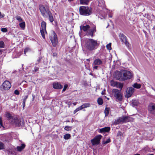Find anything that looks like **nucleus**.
<instances>
[{
    "instance_id": "obj_40",
    "label": "nucleus",
    "mask_w": 155,
    "mask_h": 155,
    "mask_svg": "<svg viewBox=\"0 0 155 155\" xmlns=\"http://www.w3.org/2000/svg\"><path fill=\"white\" fill-rule=\"evenodd\" d=\"M110 138H109L107 139V140L106 141H102V144H106L108 143H110Z\"/></svg>"
},
{
    "instance_id": "obj_55",
    "label": "nucleus",
    "mask_w": 155,
    "mask_h": 155,
    "mask_svg": "<svg viewBox=\"0 0 155 155\" xmlns=\"http://www.w3.org/2000/svg\"><path fill=\"white\" fill-rule=\"evenodd\" d=\"M79 34L80 35H81V31H79Z\"/></svg>"
},
{
    "instance_id": "obj_41",
    "label": "nucleus",
    "mask_w": 155,
    "mask_h": 155,
    "mask_svg": "<svg viewBox=\"0 0 155 155\" xmlns=\"http://www.w3.org/2000/svg\"><path fill=\"white\" fill-rule=\"evenodd\" d=\"M71 127L66 126L64 128V129L66 130L69 131L71 130Z\"/></svg>"
},
{
    "instance_id": "obj_7",
    "label": "nucleus",
    "mask_w": 155,
    "mask_h": 155,
    "mask_svg": "<svg viewBox=\"0 0 155 155\" xmlns=\"http://www.w3.org/2000/svg\"><path fill=\"white\" fill-rule=\"evenodd\" d=\"M11 87L10 82L8 81H5L0 86V89L1 91L8 90Z\"/></svg>"
},
{
    "instance_id": "obj_33",
    "label": "nucleus",
    "mask_w": 155,
    "mask_h": 155,
    "mask_svg": "<svg viewBox=\"0 0 155 155\" xmlns=\"http://www.w3.org/2000/svg\"><path fill=\"white\" fill-rule=\"evenodd\" d=\"M80 3L81 4H87L89 0H80Z\"/></svg>"
},
{
    "instance_id": "obj_15",
    "label": "nucleus",
    "mask_w": 155,
    "mask_h": 155,
    "mask_svg": "<svg viewBox=\"0 0 155 155\" xmlns=\"http://www.w3.org/2000/svg\"><path fill=\"white\" fill-rule=\"evenodd\" d=\"M96 27L95 26H94V27L91 29L89 30L87 32V35H89L91 37H93L94 36V33L96 32Z\"/></svg>"
},
{
    "instance_id": "obj_4",
    "label": "nucleus",
    "mask_w": 155,
    "mask_h": 155,
    "mask_svg": "<svg viewBox=\"0 0 155 155\" xmlns=\"http://www.w3.org/2000/svg\"><path fill=\"white\" fill-rule=\"evenodd\" d=\"M11 124L16 127H23L24 126L25 122L23 120L15 117Z\"/></svg>"
},
{
    "instance_id": "obj_17",
    "label": "nucleus",
    "mask_w": 155,
    "mask_h": 155,
    "mask_svg": "<svg viewBox=\"0 0 155 155\" xmlns=\"http://www.w3.org/2000/svg\"><path fill=\"white\" fill-rule=\"evenodd\" d=\"M110 84L111 86L113 87L119 86L121 89L123 87V85L120 83H118L117 82L114 81L113 80H111L110 81Z\"/></svg>"
},
{
    "instance_id": "obj_59",
    "label": "nucleus",
    "mask_w": 155,
    "mask_h": 155,
    "mask_svg": "<svg viewBox=\"0 0 155 155\" xmlns=\"http://www.w3.org/2000/svg\"><path fill=\"white\" fill-rule=\"evenodd\" d=\"M87 61H90L89 59H87Z\"/></svg>"
},
{
    "instance_id": "obj_20",
    "label": "nucleus",
    "mask_w": 155,
    "mask_h": 155,
    "mask_svg": "<svg viewBox=\"0 0 155 155\" xmlns=\"http://www.w3.org/2000/svg\"><path fill=\"white\" fill-rule=\"evenodd\" d=\"M90 28V26L88 25H86L85 26L81 25L80 26V28L81 30H83L84 31H86L89 29Z\"/></svg>"
},
{
    "instance_id": "obj_1",
    "label": "nucleus",
    "mask_w": 155,
    "mask_h": 155,
    "mask_svg": "<svg viewBox=\"0 0 155 155\" xmlns=\"http://www.w3.org/2000/svg\"><path fill=\"white\" fill-rule=\"evenodd\" d=\"M116 78L117 79L124 81L130 79L132 75L131 72L126 70H123L120 71H117L116 73Z\"/></svg>"
},
{
    "instance_id": "obj_57",
    "label": "nucleus",
    "mask_w": 155,
    "mask_h": 155,
    "mask_svg": "<svg viewBox=\"0 0 155 155\" xmlns=\"http://www.w3.org/2000/svg\"><path fill=\"white\" fill-rule=\"evenodd\" d=\"M2 51V50L0 49V53H1Z\"/></svg>"
},
{
    "instance_id": "obj_23",
    "label": "nucleus",
    "mask_w": 155,
    "mask_h": 155,
    "mask_svg": "<svg viewBox=\"0 0 155 155\" xmlns=\"http://www.w3.org/2000/svg\"><path fill=\"white\" fill-rule=\"evenodd\" d=\"M46 23L44 21H42L41 22V29H43L45 30V31L46 33Z\"/></svg>"
},
{
    "instance_id": "obj_64",
    "label": "nucleus",
    "mask_w": 155,
    "mask_h": 155,
    "mask_svg": "<svg viewBox=\"0 0 155 155\" xmlns=\"http://www.w3.org/2000/svg\"><path fill=\"white\" fill-rule=\"evenodd\" d=\"M152 29H154V26L153 28H152Z\"/></svg>"
},
{
    "instance_id": "obj_46",
    "label": "nucleus",
    "mask_w": 155,
    "mask_h": 155,
    "mask_svg": "<svg viewBox=\"0 0 155 155\" xmlns=\"http://www.w3.org/2000/svg\"><path fill=\"white\" fill-rule=\"evenodd\" d=\"M68 87V85L67 84H65L64 85L63 89V90H62V92L66 90V89Z\"/></svg>"
},
{
    "instance_id": "obj_27",
    "label": "nucleus",
    "mask_w": 155,
    "mask_h": 155,
    "mask_svg": "<svg viewBox=\"0 0 155 155\" xmlns=\"http://www.w3.org/2000/svg\"><path fill=\"white\" fill-rule=\"evenodd\" d=\"M82 109L89 107L91 106V104L89 103H85L81 105Z\"/></svg>"
},
{
    "instance_id": "obj_51",
    "label": "nucleus",
    "mask_w": 155,
    "mask_h": 155,
    "mask_svg": "<svg viewBox=\"0 0 155 155\" xmlns=\"http://www.w3.org/2000/svg\"><path fill=\"white\" fill-rule=\"evenodd\" d=\"M41 58H42V57H39L38 59L37 60V61L38 63H39L40 62Z\"/></svg>"
},
{
    "instance_id": "obj_49",
    "label": "nucleus",
    "mask_w": 155,
    "mask_h": 155,
    "mask_svg": "<svg viewBox=\"0 0 155 155\" xmlns=\"http://www.w3.org/2000/svg\"><path fill=\"white\" fill-rule=\"evenodd\" d=\"M28 97V95H26L25 96L24 98H23V101H25L26 102V99H27Z\"/></svg>"
},
{
    "instance_id": "obj_42",
    "label": "nucleus",
    "mask_w": 155,
    "mask_h": 155,
    "mask_svg": "<svg viewBox=\"0 0 155 155\" xmlns=\"http://www.w3.org/2000/svg\"><path fill=\"white\" fill-rule=\"evenodd\" d=\"M16 19L19 22H21L22 21V19L21 17L19 16H17L15 17Z\"/></svg>"
},
{
    "instance_id": "obj_5",
    "label": "nucleus",
    "mask_w": 155,
    "mask_h": 155,
    "mask_svg": "<svg viewBox=\"0 0 155 155\" xmlns=\"http://www.w3.org/2000/svg\"><path fill=\"white\" fill-rule=\"evenodd\" d=\"M129 121V117L127 116H123L119 117L117 119H115L113 123L114 125H117L120 124L126 123Z\"/></svg>"
},
{
    "instance_id": "obj_28",
    "label": "nucleus",
    "mask_w": 155,
    "mask_h": 155,
    "mask_svg": "<svg viewBox=\"0 0 155 155\" xmlns=\"http://www.w3.org/2000/svg\"><path fill=\"white\" fill-rule=\"evenodd\" d=\"M28 67H34V68H38L37 66V63H32L29 64L28 66Z\"/></svg>"
},
{
    "instance_id": "obj_48",
    "label": "nucleus",
    "mask_w": 155,
    "mask_h": 155,
    "mask_svg": "<svg viewBox=\"0 0 155 155\" xmlns=\"http://www.w3.org/2000/svg\"><path fill=\"white\" fill-rule=\"evenodd\" d=\"M29 48H25L24 51V54H25L27 52L29 51Z\"/></svg>"
},
{
    "instance_id": "obj_3",
    "label": "nucleus",
    "mask_w": 155,
    "mask_h": 155,
    "mask_svg": "<svg viewBox=\"0 0 155 155\" xmlns=\"http://www.w3.org/2000/svg\"><path fill=\"white\" fill-rule=\"evenodd\" d=\"M79 11L80 15L84 16H89L92 13L91 8L88 6H80Z\"/></svg>"
},
{
    "instance_id": "obj_45",
    "label": "nucleus",
    "mask_w": 155,
    "mask_h": 155,
    "mask_svg": "<svg viewBox=\"0 0 155 155\" xmlns=\"http://www.w3.org/2000/svg\"><path fill=\"white\" fill-rule=\"evenodd\" d=\"M0 125L3 128H4V127L2 124V117H0Z\"/></svg>"
},
{
    "instance_id": "obj_53",
    "label": "nucleus",
    "mask_w": 155,
    "mask_h": 155,
    "mask_svg": "<svg viewBox=\"0 0 155 155\" xmlns=\"http://www.w3.org/2000/svg\"><path fill=\"white\" fill-rule=\"evenodd\" d=\"M56 55H57V54L56 53H53V56H54V57L56 56Z\"/></svg>"
},
{
    "instance_id": "obj_30",
    "label": "nucleus",
    "mask_w": 155,
    "mask_h": 155,
    "mask_svg": "<svg viewBox=\"0 0 155 155\" xmlns=\"http://www.w3.org/2000/svg\"><path fill=\"white\" fill-rule=\"evenodd\" d=\"M20 27L23 29H24L25 27V21H22L19 24Z\"/></svg>"
},
{
    "instance_id": "obj_63",
    "label": "nucleus",
    "mask_w": 155,
    "mask_h": 155,
    "mask_svg": "<svg viewBox=\"0 0 155 155\" xmlns=\"http://www.w3.org/2000/svg\"><path fill=\"white\" fill-rule=\"evenodd\" d=\"M34 97L33 96V100H34Z\"/></svg>"
},
{
    "instance_id": "obj_35",
    "label": "nucleus",
    "mask_w": 155,
    "mask_h": 155,
    "mask_svg": "<svg viewBox=\"0 0 155 155\" xmlns=\"http://www.w3.org/2000/svg\"><path fill=\"white\" fill-rule=\"evenodd\" d=\"M83 109L81 106L77 108L74 111V114H75L79 110H82Z\"/></svg>"
},
{
    "instance_id": "obj_13",
    "label": "nucleus",
    "mask_w": 155,
    "mask_h": 155,
    "mask_svg": "<svg viewBox=\"0 0 155 155\" xmlns=\"http://www.w3.org/2000/svg\"><path fill=\"white\" fill-rule=\"evenodd\" d=\"M102 61L99 58H97L95 59L93 64V65L95 66L93 67V68H97V65H101L102 64Z\"/></svg>"
},
{
    "instance_id": "obj_54",
    "label": "nucleus",
    "mask_w": 155,
    "mask_h": 155,
    "mask_svg": "<svg viewBox=\"0 0 155 155\" xmlns=\"http://www.w3.org/2000/svg\"><path fill=\"white\" fill-rule=\"evenodd\" d=\"M38 68H34L35 71H38Z\"/></svg>"
},
{
    "instance_id": "obj_11",
    "label": "nucleus",
    "mask_w": 155,
    "mask_h": 155,
    "mask_svg": "<svg viewBox=\"0 0 155 155\" xmlns=\"http://www.w3.org/2000/svg\"><path fill=\"white\" fill-rule=\"evenodd\" d=\"M135 89L132 87H129L127 89L126 93V96L127 97H129L131 96L134 93Z\"/></svg>"
},
{
    "instance_id": "obj_31",
    "label": "nucleus",
    "mask_w": 155,
    "mask_h": 155,
    "mask_svg": "<svg viewBox=\"0 0 155 155\" xmlns=\"http://www.w3.org/2000/svg\"><path fill=\"white\" fill-rule=\"evenodd\" d=\"M132 104L133 106H136L138 105L139 102L137 100H132Z\"/></svg>"
},
{
    "instance_id": "obj_61",
    "label": "nucleus",
    "mask_w": 155,
    "mask_h": 155,
    "mask_svg": "<svg viewBox=\"0 0 155 155\" xmlns=\"http://www.w3.org/2000/svg\"><path fill=\"white\" fill-rule=\"evenodd\" d=\"M110 22L112 23V21L111 20H110Z\"/></svg>"
},
{
    "instance_id": "obj_62",
    "label": "nucleus",
    "mask_w": 155,
    "mask_h": 155,
    "mask_svg": "<svg viewBox=\"0 0 155 155\" xmlns=\"http://www.w3.org/2000/svg\"><path fill=\"white\" fill-rule=\"evenodd\" d=\"M140 155L139 154H136L135 155Z\"/></svg>"
},
{
    "instance_id": "obj_18",
    "label": "nucleus",
    "mask_w": 155,
    "mask_h": 155,
    "mask_svg": "<svg viewBox=\"0 0 155 155\" xmlns=\"http://www.w3.org/2000/svg\"><path fill=\"white\" fill-rule=\"evenodd\" d=\"M110 127H106L99 129L98 132L100 133L103 132H108L110 130Z\"/></svg>"
},
{
    "instance_id": "obj_34",
    "label": "nucleus",
    "mask_w": 155,
    "mask_h": 155,
    "mask_svg": "<svg viewBox=\"0 0 155 155\" xmlns=\"http://www.w3.org/2000/svg\"><path fill=\"white\" fill-rule=\"evenodd\" d=\"M71 137V135L69 134H66L64 135V138L65 140L69 139Z\"/></svg>"
},
{
    "instance_id": "obj_43",
    "label": "nucleus",
    "mask_w": 155,
    "mask_h": 155,
    "mask_svg": "<svg viewBox=\"0 0 155 155\" xmlns=\"http://www.w3.org/2000/svg\"><path fill=\"white\" fill-rule=\"evenodd\" d=\"M1 31L3 32H6L8 30L6 28H1Z\"/></svg>"
},
{
    "instance_id": "obj_38",
    "label": "nucleus",
    "mask_w": 155,
    "mask_h": 155,
    "mask_svg": "<svg viewBox=\"0 0 155 155\" xmlns=\"http://www.w3.org/2000/svg\"><path fill=\"white\" fill-rule=\"evenodd\" d=\"M111 43H109L108 44H107L106 45V48L107 49L109 50H111Z\"/></svg>"
},
{
    "instance_id": "obj_39",
    "label": "nucleus",
    "mask_w": 155,
    "mask_h": 155,
    "mask_svg": "<svg viewBox=\"0 0 155 155\" xmlns=\"http://www.w3.org/2000/svg\"><path fill=\"white\" fill-rule=\"evenodd\" d=\"M5 47L4 42L2 41H0V48H3Z\"/></svg>"
},
{
    "instance_id": "obj_25",
    "label": "nucleus",
    "mask_w": 155,
    "mask_h": 155,
    "mask_svg": "<svg viewBox=\"0 0 155 155\" xmlns=\"http://www.w3.org/2000/svg\"><path fill=\"white\" fill-rule=\"evenodd\" d=\"M25 147V145L24 144H22L21 146H18L17 147V150L19 151H21Z\"/></svg>"
},
{
    "instance_id": "obj_14",
    "label": "nucleus",
    "mask_w": 155,
    "mask_h": 155,
    "mask_svg": "<svg viewBox=\"0 0 155 155\" xmlns=\"http://www.w3.org/2000/svg\"><path fill=\"white\" fill-rule=\"evenodd\" d=\"M5 115L7 120L10 123H11L12 121L13 120L14 117H15L12 116L10 113L8 112H7L5 113Z\"/></svg>"
},
{
    "instance_id": "obj_44",
    "label": "nucleus",
    "mask_w": 155,
    "mask_h": 155,
    "mask_svg": "<svg viewBox=\"0 0 155 155\" xmlns=\"http://www.w3.org/2000/svg\"><path fill=\"white\" fill-rule=\"evenodd\" d=\"M117 136L123 137L124 136V134L120 131H118L117 134Z\"/></svg>"
},
{
    "instance_id": "obj_12",
    "label": "nucleus",
    "mask_w": 155,
    "mask_h": 155,
    "mask_svg": "<svg viewBox=\"0 0 155 155\" xmlns=\"http://www.w3.org/2000/svg\"><path fill=\"white\" fill-rule=\"evenodd\" d=\"M149 112L151 114L155 115V104H151L148 107Z\"/></svg>"
},
{
    "instance_id": "obj_8",
    "label": "nucleus",
    "mask_w": 155,
    "mask_h": 155,
    "mask_svg": "<svg viewBox=\"0 0 155 155\" xmlns=\"http://www.w3.org/2000/svg\"><path fill=\"white\" fill-rule=\"evenodd\" d=\"M50 40L54 47L56 46L58 43V38L56 33L53 31L52 35L50 37Z\"/></svg>"
},
{
    "instance_id": "obj_56",
    "label": "nucleus",
    "mask_w": 155,
    "mask_h": 155,
    "mask_svg": "<svg viewBox=\"0 0 155 155\" xmlns=\"http://www.w3.org/2000/svg\"><path fill=\"white\" fill-rule=\"evenodd\" d=\"M109 17L110 18H112V15H109Z\"/></svg>"
},
{
    "instance_id": "obj_2",
    "label": "nucleus",
    "mask_w": 155,
    "mask_h": 155,
    "mask_svg": "<svg viewBox=\"0 0 155 155\" xmlns=\"http://www.w3.org/2000/svg\"><path fill=\"white\" fill-rule=\"evenodd\" d=\"M99 45V44L97 40L91 38L87 39L85 44L86 48L89 51H92L96 49Z\"/></svg>"
},
{
    "instance_id": "obj_6",
    "label": "nucleus",
    "mask_w": 155,
    "mask_h": 155,
    "mask_svg": "<svg viewBox=\"0 0 155 155\" xmlns=\"http://www.w3.org/2000/svg\"><path fill=\"white\" fill-rule=\"evenodd\" d=\"M39 9L42 16L44 18H47L48 12H50L49 9L46 8L44 5L41 4L39 6Z\"/></svg>"
},
{
    "instance_id": "obj_21",
    "label": "nucleus",
    "mask_w": 155,
    "mask_h": 155,
    "mask_svg": "<svg viewBox=\"0 0 155 155\" xmlns=\"http://www.w3.org/2000/svg\"><path fill=\"white\" fill-rule=\"evenodd\" d=\"M47 17H48L49 20L51 23L54 21V19L53 15L51 12H48L47 14Z\"/></svg>"
},
{
    "instance_id": "obj_16",
    "label": "nucleus",
    "mask_w": 155,
    "mask_h": 155,
    "mask_svg": "<svg viewBox=\"0 0 155 155\" xmlns=\"http://www.w3.org/2000/svg\"><path fill=\"white\" fill-rule=\"evenodd\" d=\"M96 3L98 6L102 8H104L105 6V3L103 0H96Z\"/></svg>"
},
{
    "instance_id": "obj_47",
    "label": "nucleus",
    "mask_w": 155,
    "mask_h": 155,
    "mask_svg": "<svg viewBox=\"0 0 155 155\" xmlns=\"http://www.w3.org/2000/svg\"><path fill=\"white\" fill-rule=\"evenodd\" d=\"M14 93L15 94L17 95H18L19 94V91L17 90H16L15 91Z\"/></svg>"
},
{
    "instance_id": "obj_37",
    "label": "nucleus",
    "mask_w": 155,
    "mask_h": 155,
    "mask_svg": "<svg viewBox=\"0 0 155 155\" xmlns=\"http://www.w3.org/2000/svg\"><path fill=\"white\" fill-rule=\"evenodd\" d=\"M5 148V146L4 144L0 141V150H3Z\"/></svg>"
},
{
    "instance_id": "obj_19",
    "label": "nucleus",
    "mask_w": 155,
    "mask_h": 155,
    "mask_svg": "<svg viewBox=\"0 0 155 155\" xmlns=\"http://www.w3.org/2000/svg\"><path fill=\"white\" fill-rule=\"evenodd\" d=\"M53 88L56 89H61L62 87V86L59 83L55 82L53 84Z\"/></svg>"
},
{
    "instance_id": "obj_32",
    "label": "nucleus",
    "mask_w": 155,
    "mask_h": 155,
    "mask_svg": "<svg viewBox=\"0 0 155 155\" xmlns=\"http://www.w3.org/2000/svg\"><path fill=\"white\" fill-rule=\"evenodd\" d=\"M98 104L99 105H102L103 103V101L101 98H99L97 100Z\"/></svg>"
},
{
    "instance_id": "obj_29",
    "label": "nucleus",
    "mask_w": 155,
    "mask_h": 155,
    "mask_svg": "<svg viewBox=\"0 0 155 155\" xmlns=\"http://www.w3.org/2000/svg\"><path fill=\"white\" fill-rule=\"evenodd\" d=\"M110 109L108 107H106L104 110L105 117L108 116L109 114Z\"/></svg>"
},
{
    "instance_id": "obj_58",
    "label": "nucleus",
    "mask_w": 155,
    "mask_h": 155,
    "mask_svg": "<svg viewBox=\"0 0 155 155\" xmlns=\"http://www.w3.org/2000/svg\"><path fill=\"white\" fill-rule=\"evenodd\" d=\"M76 103H74L73 104L74 105H76Z\"/></svg>"
},
{
    "instance_id": "obj_60",
    "label": "nucleus",
    "mask_w": 155,
    "mask_h": 155,
    "mask_svg": "<svg viewBox=\"0 0 155 155\" xmlns=\"http://www.w3.org/2000/svg\"><path fill=\"white\" fill-rule=\"evenodd\" d=\"M73 0H68V1L71 2V1H73Z\"/></svg>"
},
{
    "instance_id": "obj_26",
    "label": "nucleus",
    "mask_w": 155,
    "mask_h": 155,
    "mask_svg": "<svg viewBox=\"0 0 155 155\" xmlns=\"http://www.w3.org/2000/svg\"><path fill=\"white\" fill-rule=\"evenodd\" d=\"M132 86L135 88L137 89H139L141 87V85L140 84H139L137 83H135L132 85Z\"/></svg>"
},
{
    "instance_id": "obj_9",
    "label": "nucleus",
    "mask_w": 155,
    "mask_h": 155,
    "mask_svg": "<svg viewBox=\"0 0 155 155\" xmlns=\"http://www.w3.org/2000/svg\"><path fill=\"white\" fill-rule=\"evenodd\" d=\"M102 137L101 135H98L96 136L93 139L91 140L93 145H98L100 143V140Z\"/></svg>"
},
{
    "instance_id": "obj_10",
    "label": "nucleus",
    "mask_w": 155,
    "mask_h": 155,
    "mask_svg": "<svg viewBox=\"0 0 155 155\" xmlns=\"http://www.w3.org/2000/svg\"><path fill=\"white\" fill-rule=\"evenodd\" d=\"M114 96L116 99L119 101H121L122 100V96L120 91L117 89H114L113 91Z\"/></svg>"
},
{
    "instance_id": "obj_24",
    "label": "nucleus",
    "mask_w": 155,
    "mask_h": 155,
    "mask_svg": "<svg viewBox=\"0 0 155 155\" xmlns=\"http://www.w3.org/2000/svg\"><path fill=\"white\" fill-rule=\"evenodd\" d=\"M124 43L127 47L128 48V49L130 50L131 49V46L129 43L127 41V40L123 42Z\"/></svg>"
},
{
    "instance_id": "obj_52",
    "label": "nucleus",
    "mask_w": 155,
    "mask_h": 155,
    "mask_svg": "<svg viewBox=\"0 0 155 155\" xmlns=\"http://www.w3.org/2000/svg\"><path fill=\"white\" fill-rule=\"evenodd\" d=\"M25 102L23 101L22 105H23V107H24L25 106Z\"/></svg>"
},
{
    "instance_id": "obj_36",
    "label": "nucleus",
    "mask_w": 155,
    "mask_h": 155,
    "mask_svg": "<svg viewBox=\"0 0 155 155\" xmlns=\"http://www.w3.org/2000/svg\"><path fill=\"white\" fill-rule=\"evenodd\" d=\"M45 31V30L43 29H40V32L41 34V36L44 39L45 38V35L44 31Z\"/></svg>"
},
{
    "instance_id": "obj_50",
    "label": "nucleus",
    "mask_w": 155,
    "mask_h": 155,
    "mask_svg": "<svg viewBox=\"0 0 155 155\" xmlns=\"http://www.w3.org/2000/svg\"><path fill=\"white\" fill-rule=\"evenodd\" d=\"M5 15L4 14H2L1 12H0V18L4 17Z\"/></svg>"
},
{
    "instance_id": "obj_22",
    "label": "nucleus",
    "mask_w": 155,
    "mask_h": 155,
    "mask_svg": "<svg viewBox=\"0 0 155 155\" xmlns=\"http://www.w3.org/2000/svg\"><path fill=\"white\" fill-rule=\"evenodd\" d=\"M119 36L120 39L121 41L122 42L127 40V37L124 34L120 33L119 34Z\"/></svg>"
}]
</instances>
